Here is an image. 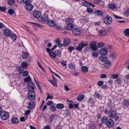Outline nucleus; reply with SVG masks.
Instances as JSON below:
<instances>
[{
    "instance_id": "nucleus-1",
    "label": "nucleus",
    "mask_w": 129,
    "mask_h": 129,
    "mask_svg": "<svg viewBox=\"0 0 129 129\" xmlns=\"http://www.w3.org/2000/svg\"><path fill=\"white\" fill-rule=\"evenodd\" d=\"M108 116L111 118H114L116 121L117 120L119 119L118 116H117L116 111L112 109L110 110L108 113Z\"/></svg>"
},
{
    "instance_id": "nucleus-2",
    "label": "nucleus",
    "mask_w": 129,
    "mask_h": 129,
    "mask_svg": "<svg viewBox=\"0 0 129 129\" xmlns=\"http://www.w3.org/2000/svg\"><path fill=\"white\" fill-rule=\"evenodd\" d=\"M1 119L3 120H7L9 117V114L6 112H2L0 114Z\"/></svg>"
},
{
    "instance_id": "nucleus-3",
    "label": "nucleus",
    "mask_w": 129,
    "mask_h": 129,
    "mask_svg": "<svg viewBox=\"0 0 129 129\" xmlns=\"http://www.w3.org/2000/svg\"><path fill=\"white\" fill-rule=\"evenodd\" d=\"M28 99L30 100L35 99L36 98L35 93L32 91H29L28 93Z\"/></svg>"
},
{
    "instance_id": "nucleus-4",
    "label": "nucleus",
    "mask_w": 129,
    "mask_h": 129,
    "mask_svg": "<svg viewBox=\"0 0 129 129\" xmlns=\"http://www.w3.org/2000/svg\"><path fill=\"white\" fill-rule=\"evenodd\" d=\"M112 18L109 16H106L104 19V23L106 24H110L112 23Z\"/></svg>"
},
{
    "instance_id": "nucleus-5",
    "label": "nucleus",
    "mask_w": 129,
    "mask_h": 129,
    "mask_svg": "<svg viewBox=\"0 0 129 129\" xmlns=\"http://www.w3.org/2000/svg\"><path fill=\"white\" fill-rule=\"evenodd\" d=\"M33 16L36 18H40L41 15V13L40 11L38 10H34L33 13Z\"/></svg>"
},
{
    "instance_id": "nucleus-6",
    "label": "nucleus",
    "mask_w": 129,
    "mask_h": 129,
    "mask_svg": "<svg viewBox=\"0 0 129 129\" xmlns=\"http://www.w3.org/2000/svg\"><path fill=\"white\" fill-rule=\"evenodd\" d=\"M48 17L46 15L44 14L42 15L39 20H40L42 23H45L48 20Z\"/></svg>"
},
{
    "instance_id": "nucleus-7",
    "label": "nucleus",
    "mask_w": 129,
    "mask_h": 129,
    "mask_svg": "<svg viewBox=\"0 0 129 129\" xmlns=\"http://www.w3.org/2000/svg\"><path fill=\"white\" fill-rule=\"evenodd\" d=\"M47 51L49 53V54L51 58L53 59L55 58L56 55L54 52L51 51L50 49L49 48H47Z\"/></svg>"
},
{
    "instance_id": "nucleus-8",
    "label": "nucleus",
    "mask_w": 129,
    "mask_h": 129,
    "mask_svg": "<svg viewBox=\"0 0 129 129\" xmlns=\"http://www.w3.org/2000/svg\"><path fill=\"white\" fill-rule=\"evenodd\" d=\"M4 35L7 37L10 36L11 34V31L8 28H5L4 30Z\"/></svg>"
},
{
    "instance_id": "nucleus-9",
    "label": "nucleus",
    "mask_w": 129,
    "mask_h": 129,
    "mask_svg": "<svg viewBox=\"0 0 129 129\" xmlns=\"http://www.w3.org/2000/svg\"><path fill=\"white\" fill-rule=\"evenodd\" d=\"M70 41L69 39H64L63 40V43L62 44V46L65 47L70 44Z\"/></svg>"
},
{
    "instance_id": "nucleus-10",
    "label": "nucleus",
    "mask_w": 129,
    "mask_h": 129,
    "mask_svg": "<svg viewBox=\"0 0 129 129\" xmlns=\"http://www.w3.org/2000/svg\"><path fill=\"white\" fill-rule=\"evenodd\" d=\"M35 103L34 101H31L28 103L27 107L28 109H32L35 107Z\"/></svg>"
},
{
    "instance_id": "nucleus-11",
    "label": "nucleus",
    "mask_w": 129,
    "mask_h": 129,
    "mask_svg": "<svg viewBox=\"0 0 129 129\" xmlns=\"http://www.w3.org/2000/svg\"><path fill=\"white\" fill-rule=\"evenodd\" d=\"M27 88L29 90H33L35 87L34 84L32 82H29L27 83Z\"/></svg>"
},
{
    "instance_id": "nucleus-12",
    "label": "nucleus",
    "mask_w": 129,
    "mask_h": 129,
    "mask_svg": "<svg viewBox=\"0 0 129 129\" xmlns=\"http://www.w3.org/2000/svg\"><path fill=\"white\" fill-rule=\"evenodd\" d=\"M106 34V32L105 30H100L98 32V34L100 37H104Z\"/></svg>"
},
{
    "instance_id": "nucleus-13",
    "label": "nucleus",
    "mask_w": 129,
    "mask_h": 129,
    "mask_svg": "<svg viewBox=\"0 0 129 129\" xmlns=\"http://www.w3.org/2000/svg\"><path fill=\"white\" fill-rule=\"evenodd\" d=\"M100 53L101 54L103 55H106L108 53L107 49L106 48H103L100 50Z\"/></svg>"
},
{
    "instance_id": "nucleus-14",
    "label": "nucleus",
    "mask_w": 129,
    "mask_h": 129,
    "mask_svg": "<svg viewBox=\"0 0 129 129\" xmlns=\"http://www.w3.org/2000/svg\"><path fill=\"white\" fill-rule=\"evenodd\" d=\"M106 124L108 127L109 128L111 127L114 125V121L112 119H109L107 122Z\"/></svg>"
},
{
    "instance_id": "nucleus-15",
    "label": "nucleus",
    "mask_w": 129,
    "mask_h": 129,
    "mask_svg": "<svg viewBox=\"0 0 129 129\" xmlns=\"http://www.w3.org/2000/svg\"><path fill=\"white\" fill-rule=\"evenodd\" d=\"M74 34L75 35L79 36L81 33L80 29L79 28H74L73 29Z\"/></svg>"
},
{
    "instance_id": "nucleus-16",
    "label": "nucleus",
    "mask_w": 129,
    "mask_h": 129,
    "mask_svg": "<svg viewBox=\"0 0 129 129\" xmlns=\"http://www.w3.org/2000/svg\"><path fill=\"white\" fill-rule=\"evenodd\" d=\"M25 9L29 11L32 10L33 8V5L29 3L26 4L25 6Z\"/></svg>"
},
{
    "instance_id": "nucleus-17",
    "label": "nucleus",
    "mask_w": 129,
    "mask_h": 129,
    "mask_svg": "<svg viewBox=\"0 0 129 129\" xmlns=\"http://www.w3.org/2000/svg\"><path fill=\"white\" fill-rule=\"evenodd\" d=\"M11 122L12 124H16L18 123L19 120L17 118L13 117L11 120Z\"/></svg>"
},
{
    "instance_id": "nucleus-18",
    "label": "nucleus",
    "mask_w": 129,
    "mask_h": 129,
    "mask_svg": "<svg viewBox=\"0 0 129 129\" xmlns=\"http://www.w3.org/2000/svg\"><path fill=\"white\" fill-rule=\"evenodd\" d=\"M81 1L82 2V5L84 6L87 7L89 6L90 5L91 6H92L93 7H95L94 5H92V4H90L84 0H81Z\"/></svg>"
},
{
    "instance_id": "nucleus-19",
    "label": "nucleus",
    "mask_w": 129,
    "mask_h": 129,
    "mask_svg": "<svg viewBox=\"0 0 129 129\" xmlns=\"http://www.w3.org/2000/svg\"><path fill=\"white\" fill-rule=\"evenodd\" d=\"M48 25L50 27H53L55 25V23L52 20H49L47 22Z\"/></svg>"
},
{
    "instance_id": "nucleus-20",
    "label": "nucleus",
    "mask_w": 129,
    "mask_h": 129,
    "mask_svg": "<svg viewBox=\"0 0 129 129\" xmlns=\"http://www.w3.org/2000/svg\"><path fill=\"white\" fill-rule=\"evenodd\" d=\"M29 55V53L27 52H23L22 54V59H26L27 58Z\"/></svg>"
},
{
    "instance_id": "nucleus-21",
    "label": "nucleus",
    "mask_w": 129,
    "mask_h": 129,
    "mask_svg": "<svg viewBox=\"0 0 129 129\" xmlns=\"http://www.w3.org/2000/svg\"><path fill=\"white\" fill-rule=\"evenodd\" d=\"M48 81L53 86H57V80H56L52 79V80H48Z\"/></svg>"
},
{
    "instance_id": "nucleus-22",
    "label": "nucleus",
    "mask_w": 129,
    "mask_h": 129,
    "mask_svg": "<svg viewBox=\"0 0 129 129\" xmlns=\"http://www.w3.org/2000/svg\"><path fill=\"white\" fill-rule=\"evenodd\" d=\"M104 65L105 68L108 69L111 67V63L110 62L107 61L104 63Z\"/></svg>"
},
{
    "instance_id": "nucleus-23",
    "label": "nucleus",
    "mask_w": 129,
    "mask_h": 129,
    "mask_svg": "<svg viewBox=\"0 0 129 129\" xmlns=\"http://www.w3.org/2000/svg\"><path fill=\"white\" fill-rule=\"evenodd\" d=\"M81 70L83 73H86L88 72V68L86 66H83L82 67Z\"/></svg>"
},
{
    "instance_id": "nucleus-24",
    "label": "nucleus",
    "mask_w": 129,
    "mask_h": 129,
    "mask_svg": "<svg viewBox=\"0 0 129 129\" xmlns=\"http://www.w3.org/2000/svg\"><path fill=\"white\" fill-rule=\"evenodd\" d=\"M84 94H80L77 96V99L78 101H80L84 99Z\"/></svg>"
},
{
    "instance_id": "nucleus-25",
    "label": "nucleus",
    "mask_w": 129,
    "mask_h": 129,
    "mask_svg": "<svg viewBox=\"0 0 129 129\" xmlns=\"http://www.w3.org/2000/svg\"><path fill=\"white\" fill-rule=\"evenodd\" d=\"M107 57L106 56H99V59L102 61L104 62L106 61Z\"/></svg>"
},
{
    "instance_id": "nucleus-26",
    "label": "nucleus",
    "mask_w": 129,
    "mask_h": 129,
    "mask_svg": "<svg viewBox=\"0 0 129 129\" xmlns=\"http://www.w3.org/2000/svg\"><path fill=\"white\" fill-rule=\"evenodd\" d=\"M124 107H126L129 105V100H124L123 103Z\"/></svg>"
},
{
    "instance_id": "nucleus-27",
    "label": "nucleus",
    "mask_w": 129,
    "mask_h": 129,
    "mask_svg": "<svg viewBox=\"0 0 129 129\" xmlns=\"http://www.w3.org/2000/svg\"><path fill=\"white\" fill-rule=\"evenodd\" d=\"M10 36V38L13 40L15 41L17 39V35L14 33H12Z\"/></svg>"
},
{
    "instance_id": "nucleus-28",
    "label": "nucleus",
    "mask_w": 129,
    "mask_h": 129,
    "mask_svg": "<svg viewBox=\"0 0 129 129\" xmlns=\"http://www.w3.org/2000/svg\"><path fill=\"white\" fill-rule=\"evenodd\" d=\"M56 107L58 109L61 110L64 107V106L62 104H59L56 105Z\"/></svg>"
},
{
    "instance_id": "nucleus-29",
    "label": "nucleus",
    "mask_w": 129,
    "mask_h": 129,
    "mask_svg": "<svg viewBox=\"0 0 129 129\" xmlns=\"http://www.w3.org/2000/svg\"><path fill=\"white\" fill-rule=\"evenodd\" d=\"M88 42L87 41H81L80 44L83 48V47L87 46L88 45Z\"/></svg>"
},
{
    "instance_id": "nucleus-30",
    "label": "nucleus",
    "mask_w": 129,
    "mask_h": 129,
    "mask_svg": "<svg viewBox=\"0 0 129 129\" xmlns=\"http://www.w3.org/2000/svg\"><path fill=\"white\" fill-rule=\"evenodd\" d=\"M55 41L57 44L58 46L59 47L62 46V44L60 43L61 41L59 39H57L55 40Z\"/></svg>"
},
{
    "instance_id": "nucleus-31",
    "label": "nucleus",
    "mask_w": 129,
    "mask_h": 129,
    "mask_svg": "<svg viewBox=\"0 0 129 129\" xmlns=\"http://www.w3.org/2000/svg\"><path fill=\"white\" fill-rule=\"evenodd\" d=\"M28 63L25 61L23 62L22 63L21 66L23 68H26L28 66Z\"/></svg>"
},
{
    "instance_id": "nucleus-32",
    "label": "nucleus",
    "mask_w": 129,
    "mask_h": 129,
    "mask_svg": "<svg viewBox=\"0 0 129 129\" xmlns=\"http://www.w3.org/2000/svg\"><path fill=\"white\" fill-rule=\"evenodd\" d=\"M88 103L91 104H94L95 103L94 100L91 97L88 99Z\"/></svg>"
},
{
    "instance_id": "nucleus-33",
    "label": "nucleus",
    "mask_w": 129,
    "mask_h": 129,
    "mask_svg": "<svg viewBox=\"0 0 129 129\" xmlns=\"http://www.w3.org/2000/svg\"><path fill=\"white\" fill-rule=\"evenodd\" d=\"M66 28L68 30H71L73 28V24L72 23L68 24L66 26Z\"/></svg>"
},
{
    "instance_id": "nucleus-34",
    "label": "nucleus",
    "mask_w": 129,
    "mask_h": 129,
    "mask_svg": "<svg viewBox=\"0 0 129 129\" xmlns=\"http://www.w3.org/2000/svg\"><path fill=\"white\" fill-rule=\"evenodd\" d=\"M55 53L56 54V55L57 56L60 57L61 56V52L60 50H56L55 51Z\"/></svg>"
},
{
    "instance_id": "nucleus-35",
    "label": "nucleus",
    "mask_w": 129,
    "mask_h": 129,
    "mask_svg": "<svg viewBox=\"0 0 129 129\" xmlns=\"http://www.w3.org/2000/svg\"><path fill=\"white\" fill-rule=\"evenodd\" d=\"M8 3L9 5L12 6L15 4V1L14 0H8Z\"/></svg>"
},
{
    "instance_id": "nucleus-36",
    "label": "nucleus",
    "mask_w": 129,
    "mask_h": 129,
    "mask_svg": "<svg viewBox=\"0 0 129 129\" xmlns=\"http://www.w3.org/2000/svg\"><path fill=\"white\" fill-rule=\"evenodd\" d=\"M116 82L118 85H120L122 82V79L120 78H118L116 81Z\"/></svg>"
},
{
    "instance_id": "nucleus-37",
    "label": "nucleus",
    "mask_w": 129,
    "mask_h": 129,
    "mask_svg": "<svg viewBox=\"0 0 129 129\" xmlns=\"http://www.w3.org/2000/svg\"><path fill=\"white\" fill-rule=\"evenodd\" d=\"M117 56V55L115 53H112L110 55V57L113 59L115 58Z\"/></svg>"
},
{
    "instance_id": "nucleus-38",
    "label": "nucleus",
    "mask_w": 129,
    "mask_h": 129,
    "mask_svg": "<svg viewBox=\"0 0 129 129\" xmlns=\"http://www.w3.org/2000/svg\"><path fill=\"white\" fill-rule=\"evenodd\" d=\"M95 13H97L96 14L99 16H102L103 15V12L102 11L97 10L95 11Z\"/></svg>"
},
{
    "instance_id": "nucleus-39",
    "label": "nucleus",
    "mask_w": 129,
    "mask_h": 129,
    "mask_svg": "<svg viewBox=\"0 0 129 129\" xmlns=\"http://www.w3.org/2000/svg\"><path fill=\"white\" fill-rule=\"evenodd\" d=\"M98 55V54L97 52H93L92 54V56L94 58H95L97 57Z\"/></svg>"
},
{
    "instance_id": "nucleus-40",
    "label": "nucleus",
    "mask_w": 129,
    "mask_h": 129,
    "mask_svg": "<svg viewBox=\"0 0 129 129\" xmlns=\"http://www.w3.org/2000/svg\"><path fill=\"white\" fill-rule=\"evenodd\" d=\"M30 113V110H27L25 112L24 115L25 116V117H26L25 118H26V119H27L28 117V115Z\"/></svg>"
},
{
    "instance_id": "nucleus-41",
    "label": "nucleus",
    "mask_w": 129,
    "mask_h": 129,
    "mask_svg": "<svg viewBox=\"0 0 129 129\" xmlns=\"http://www.w3.org/2000/svg\"><path fill=\"white\" fill-rule=\"evenodd\" d=\"M109 8L111 9H113L115 8L116 7V5L114 4H111L109 5Z\"/></svg>"
},
{
    "instance_id": "nucleus-42",
    "label": "nucleus",
    "mask_w": 129,
    "mask_h": 129,
    "mask_svg": "<svg viewBox=\"0 0 129 129\" xmlns=\"http://www.w3.org/2000/svg\"><path fill=\"white\" fill-rule=\"evenodd\" d=\"M8 12L9 14L10 15H12L14 13V10L12 9H10L8 10Z\"/></svg>"
},
{
    "instance_id": "nucleus-43",
    "label": "nucleus",
    "mask_w": 129,
    "mask_h": 129,
    "mask_svg": "<svg viewBox=\"0 0 129 129\" xmlns=\"http://www.w3.org/2000/svg\"><path fill=\"white\" fill-rule=\"evenodd\" d=\"M83 47L81 46V45L80 44L78 46H77L76 47V49L80 51L81 50L83 49Z\"/></svg>"
},
{
    "instance_id": "nucleus-44",
    "label": "nucleus",
    "mask_w": 129,
    "mask_h": 129,
    "mask_svg": "<svg viewBox=\"0 0 129 129\" xmlns=\"http://www.w3.org/2000/svg\"><path fill=\"white\" fill-rule=\"evenodd\" d=\"M107 120V118L106 117H103L101 119V121L102 123H105Z\"/></svg>"
},
{
    "instance_id": "nucleus-45",
    "label": "nucleus",
    "mask_w": 129,
    "mask_h": 129,
    "mask_svg": "<svg viewBox=\"0 0 129 129\" xmlns=\"http://www.w3.org/2000/svg\"><path fill=\"white\" fill-rule=\"evenodd\" d=\"M61 65L63 67H66L67 66L66 61L64 60H62L61 62Z\"/></svg>"
},
{
    "instance_id": "nucleus-46",
    "label": "nucleus",
    "mask_w": 129,
    "mask_h": 129,
    "mask_svg": "<svg viewBox=\"0 0 129 129\" xmlns=\"http://www.w3.org/2000/svg\"><path fill=\"white\" fill-rule=\"evenodd\" d=\"M31 79L29 76H28L27 77L24 79V82H27L30 80Z\"/></svg>"
},
{
    "instance_id": "nucleus-47",
    "label": "nucleus",
    "mask_w": 129,
    "mask_h": 129,
    "mask_svg": "<svg viewBox=\"0 0 129 129\" xmlns=\"http://www.w3.org/2000/svg\"><path fill=\"white\" fill-rule=\"evenodd\" d=\"M51 111L52 112H54L56 110V107L54 106H52L50 108Z\"/></svg>"
},
{
    "instance_id": "nucleus-48",
    "label": "nucleus",
    "mask_w": 129,
    "mask_h": 129,
    "mask_svg": "<svg viewBox=\"0 0 129 129\" xmlns=\"http://www.w3.org/2000/svg\"><path fill=\"white\" fill-rule=\"evenodd\" d=\"M104 44V43L100 42L98 43V46L99 48H101L103 46Z\"/></svg>"
},
{
    "instance_id": "nucleus-49",
    "label": "nucleus",
    "mask_w": 129,
    "mask_h": 129,
    "mask_svg": "<svg viewBox=\"0 0 129 129\" xmlns=\"http://www.w3.org/2000/svg\"><path fill=\"white\" fill-rule=\"evenodd\" d=\"M55 28L59 30H62L61 26L58 24H56L55 26Z\"/></svg>"
},
{
    "instance_id": "nucleus-50",
    "label": "nucleus",
    "mask_w": 129,
    "mask_h": 129,
    "mask_svg": "<svg viewBox=\"0 0 129 129\" xmlns=\"http://www.w3.org/2000/svg\"><path fill=\"white\" fill-rule=\"evenodd\" d=\"M94 95L96 98H100L101 97V95L99 93L95 92Z\"/></svg>"
},
{
    "instance_id": "nucleus-51",
    "label": "nucleus",
    "mask_w": 129,
    "mask_h": 129,
    "mask_svg": "<svg viewBox=\"0 0 129 129\" xmlns=\"http://www.w3.org/2000/svg\"><path fill=\"white\" fill-rule=\"evenodd\" d=\"M91 50V48L90 47H87L86 48L84 49V51L85 52H87L89 51H90Z\"/></svg>"
},
{
    "instance_id": "nucleus-52",
    "label": "nucleus",
    "mask_w": 129,
    "mask_h": 129,
    "mask_svg": "<svg viewBox=\"0 0 129 129\" xmlns=\"http://www.w3.org/2000/svg\"><path fill=\"white\" fill-rule=\"evenodd\" d=\"M87 12L89 13H91L93 12V10L91 8H88L86 10Z\"/></svg>"
},
{
    "instance_id": "nucleus-53",
    "label": "nucleus",
    "mask_w": 129,
    "mask_h": 129,
    "mask_svg": "<svg viewBox=\"0 0 129 129\" xmlns=\"http://www.w3.org/2000/svg\"><path fill=\"white\" fill-rule=\"evenodd\" d=\"M96 44V42L95 41L92 42L90 43L89 45L90 46V47L95 46Z\"/></svg>"
},
{
    "instance_id": "nucleus-54",
    "label": "nucleus",
    "mask_w": 129,
    "mask_h": 129,
    "mask_svg": "<svg viewBox=\"0 0 129 129\" xmlns=\"http://www.w3.org/2000/svg\"><path fill=\"white\" fill-rule=\"evenodd\" d=\"M113 78L114 79H116L118 78V74H113L112 76Z\"/></svg>"
},
{
    "instance_id": "nucleus-55",
    "label": "nucleus",
    "mask_w": 129,
    "mask_h": 129,
    "mask_svg": "<svg viewBox=\"0 0 129 129\" xmlns=\"http://www.w3.org/2000/svg\"><path fill=\"white\" fill-rule=\"evenodd\" d=\"M90 48L92 50H96L98 49V47L96 45L91 47H90Z\"/></svg>"
},
{
    "instance_id": "nucleus-56",
    "label": "nucleus",
    "mask_w": 129,
    "mask_h": 129,
    "mask_svg": "<svg viewBox=\"0 0 129 129\" xmlns=\"http://www.w3.org/2000/svg\"><path fill=\"white\" fill-rule=\"evenodd\" d=\"M104 83V82L102 81H100L98 82L97 84L99 86H101Z\"/></svg>"
},
{
    "instance_id": "nucleus-57",
    "label": "nucleus",
    "mask_w": 129,
    "mask_h": 129,
    "mask_svg": "<svg viewBox=\"0 0 129 129\" xmlns=\"http://www.w3.org/2000/svg\"><path fill=\"white\" fill-rule=\"evenodd\" d=\"M6 10V8L5 7H0V11L3 12L5 11Z\"/></svg>"
},
{
    "instance_id": "nucleus-58",
    "label": "nucleus",
    "mask_w": 129,
    "mask_h": 129,
    "mask_svg": "<svg viewBox=\"0 0 129 129\" xmlns=\"http://www.w3.org/2000/svg\"><path fill=\"white\" fill-rule=\"evenodd\" d=\"M23 74L24 76H27L28 74V72L27 71H25L23 72Z\"/></svg>"
},
{
    "instance_id": "nucleus-59",
    "label": "nucleus",
    "mask_w": 129,
    "mask_h": 129,
    "mask_svg": "<svg viewBox=\"0 0 129 129\" xmlns=\"http://www.w3.org/2000/svg\"><path fill=\"white\" fill-rule=\"evenodd\" d=\"M124 15L125 16L128 17L129 15V11L128 10L125 11L124 13Z\"/></svg>"
},
{
    "instance_id": "nucleus-60",
    "label": "nucleus",
    "mask_w": 129,
    "mask_h": 129,
    "mask_svg": "<svg viewBox=\"0 0 129 129\" xmlns=\"http://www.w3.org/2000/svg\"><path fill=\"white\" fill-rule=\"evenodd\" d=\"M30 1L31 0H23V2L26 4L29 3Z\"/></svg>"
},
{
    "instance_id": "nucleus-61",
    "label": "nucleus",
    "mask_w": 129,
    "mask_h": 129,
    "mask_svg": "<svg viewBox=\"0 0 129 129\" xmlns=\"http://www.w3.org/2000/svg\"><path fill=\"white\" fill-rule=\"evenodd\" d=\"M35 83H36V84L37 87H38V88L39 90H41V87L40 86V85H39V83L38 82V81H37Z\"/></svg>"
},
{
    "instance_id": "nucleus-62",
    "label": "nucleus",
    "mask_w": 129,
    "mask_h": 129,
    "mask_svg": "<svg viewBox=\"0 0 129 129\" xmlns=\"http://www.w3.org/2000/svg\"><path fill=\"white\" fill-rule=\"evenodd\" d=\"M71 20L70 18H68L66 19L65 20L66 22L67 23H69L71 22Z\"/></svg>"
},
{
    "instance_id": "nucleus-63",
    "label": "nucleus",
    "mask_w": 129,
    "mask_h": 129,
    "mask_svg": "<svg viewBox=\"0 0 129 129\" xmlns=\"http://www.w3.org/2000/svg\"><path fill=\"white\" fill-rule=\"evenodd\" d=\"M79 104H75L73 105V107L76 109L78 108L79 107Z\"/></svg>"
},
{
    "instance_id": "nucleus-64",
    "label": "nucleus",
    "mask_w": 129,
    "mask_h": 129,
    "mask_svg": "<svg viewBox=\"0 0 129 129\" xmlns=\"http://www.w3.org/2000/svg\"><path fill=\"white\" fill-rule=\"evenodd\" d=\"M101 2V0H94V2L95 3H100Z\"/></svg>"
}]
</instances>
